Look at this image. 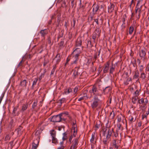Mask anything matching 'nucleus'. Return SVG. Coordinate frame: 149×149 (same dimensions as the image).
Segmentation results:
<instances>
[{"instance_id": "obj_52", "label": "nucleus", "mask_w": 149, "mask_h": 149, "mask_svg": "<svg viewBox=\"0 0 149 149\" xmlns=\"http://www.w3.org/2000/svg\"><path fill=\"white\" fill-rule=\"evenodd\" d=\"M86 97V98H88V97H87V96L86 95V96H84L82 97H81L79 98L78 100V101H80L81 100H84L85 99H86V98H85Z\"/></svg>"}, {"instance_id": "obj_33", "label": "nucleus", "mask_w": 149, "mask_h": 149, "mask_svg": "<svg viewBox=\"0 0 149 149\" xmlns=\"http://www.w3.org/2000/svg\"><path fill=\"white\" fill-rule=\"evenodd\" d=\"M100 127V122H97L96 123V125L95 126L94 128L95 130H97L98 129H99Z\"/></svg>"}, {"instance_id": "obj_60", "label": "nucleus", "mask_w": 149, "mask_h": 149, "mask_svg": "<svg viewBox=\"0 0 149 149\" xmlns=\"http://www.w3.org/2000/svg\"><path fill=\"white\" fill-rule=\"evenodd\" d=\"M144 102V100L142 98L138 101V103L139 104H142Z\"/></svg>"}, {"instance_id": "obj_19", "label": "nucleus", "mask_w": 149, "mask_h": 149, "mask_svg": "<svg viewBox=\"0 0 149 149\" xmlns=\"http://www.w3.org/2000/svg\"><path fill=\"white\" fill-rule=\"evenodd\" d=\"M111 89L110 86H107L103 89V92L104 94L108 93L111 90Z\"/></svg>"}, {"instance_id": "obj_40", "label": "nucleus", "mask_w": 149, "mask_h": 149, "mask_svg": "<svg viewBox=\"0 0 149 149\" xmlns=\"http://www.w3.org/2000/svg\"><path fill=\"white\" fill-rule=\"evenodd\" d=\"M120 132V131H119L117 130H116L115 132L113 131V134L114 136L115 137H117L118 136L119 133Z\"/></svg>"}, {"instance_id": "obj_16", "label": "nucleus", "mask_w": 149, "mask_h": 149, "mask_svg": "<svg viewBox=\"0 0 149 149\" xmlns=\"http://www.w3.org/2000/svg\"><path fill=\"white\" fill-rule=\"evenodd\" d=\"M40 33L41 36L44 37L48 33V31L47 29L42 30L40 31Z\"/></svg>"}, {"instance_id": "obj_11", "label": "nucleus", "mask_w": 149, "mask_h": 149, "mask_svg": "<svg viewBox=\"0 0 149 149\" xmlns=\"http://www.w3.org/2000/svg\"><path fill=\"white\" fill-rule=\"evenodd\" d=\"M82 40L81 37H78L76 42V47L81 46L82 45Z\"/></svg>"}, {"instance_id": "obj_58", "label": "nucleus", "mask_w": 149, "mask_h": 149, "mask_svg": "<svg viewBox=\"0 0 149 149\" xmlns=\"http://www.w3.org/2000/svg\"><path fill=\"white\" fill-rule=\"evenodd\" d=\"M78 90V87L77 86H76L74 89V94H76Z\"/></svg>"}, {"instance_id": "obj_2", "label": "nucleus", "mask_w": 149, "mask_h": 149, "mask_svg": "<svg viewBox=\"0 0 149 149\" xmlns=\"http://www.w3.org/2000/svg\"><path fill=\"white\" fill-rule=\"evenodd\" d=\"M89 93L91 94H93L94 96L97 95V97L98 96L100 97L102 96L101 94L99 93L97 85L95 84L92 86L91 89L89 91Z\"/></svg>"}, {"instance_id": "obj_64", "label": "nucleus", "mask_w": 149, "mask_h": 149, "mask_svg": "<svg viewBox=\"0 0 149 149\" xmlns=\"http://www.w3.org/2000/svg\"><path fill=\"white\" fill-rule=\"evenodd\" d=\"M45 75L44 73L41 74V75L39 77V79L40 81L42 77H43Z\"/></svg>"}, {"instance_id": "obj_55", "label": "nucleus", "mask_w": 149, "mask_h": 149, "mask_svg": "<svg viewBox=\"0 0 149 149\" xmlns=\"http://www.w3.org/2000/svg\"><path fill=\"white\" fill-rule=\"evenodd\" d=\"M93 19V17L90 14L88 16V20L89 22L91 21Z\"/></svg>"}, {"instance_id": "obj_12", "label": "nucleus", "mask_w": 149, "mask_h": 149, "mask_svg": "<svg viewBox=\"0 0 149 149\" xmlns=\"http://www.w3.org/2000/svg\"><path fill=\"white\" fill-rule=\"evenodd\" d=\"M110 6L108 7V12L109 13H112L114 8L115 6L113 4L110 3Z\"/></svg>"}, {"instance_id": "obj_61", "label": "nucleus", "mask_w": 149, "mask_h": 149, "mask_svg": "<svg viewBox=\"0 0 149 149\" xmlns=\"http://www.w3.org/2000/svg\"><path fill=\"white\" fill-rule=\"evenodd\" d=\"M14 122V121L13 119H12L10 121L9 123V126L10 127H11L12 126Z\"/></svg>"}, {"instance_id": "obj_6", "label": "nucleus", "mask_w": 149, "mask_h": 149, "mask_svg": "<svg viewBox=\"0 0 149 149\" xmlns=\"http://www.w3.org/2000/svg\"><path fill=\"white\" fill-rule=\"evenodd\" d=\"M59 115L61 116L62 121H65L67 119L66 117L67 116L70 118H71L68 115V111L63 112L59 114Z\"/></svg>"}, {"instance_id": "obj_46", "label": "nucleus", "mask_w": 149, "mask_h": 149, "mask_svg": "<svg viewBox=\"0 0 149 149\" xmlns=\"http://www.w3.org/2000/svg\"><path fill=\"white\" fill-rule=\"evenodd\" d=\"M64 44V41L63 40H62L60 42V43L58 44L59 45V47L60 48H62V47H63L64 46H63Z\"/></svg>"}, {"instance_id": "obj_15", "label": "nucleus", "mask_w": 149, "mask_h": 149, "mask_svg": "<svg viewBox=\"0 0 149 149\" xmlns=\"http://www.w3.org/2000/svg\"><path fill=\"white\" fill-rule=\"evenodd\" d=\"M27 83V81L26 80L24 79L21 81L19 85L21 87L26 88L27 86L26 84Z\"/></svg>"}, {"instance_id": "obj_53", "label": "nucleus", "mask_w": 149, "mask_h": 149, "mask_svg": "<svg viewBox=\"0 0 149 149\" xmlns=\"http://www.w3.org/2000/svg\"><path fill=\"white\" fill-rule=\"evenodd\" d=\"M140 89L139 91L137 90L134 92V94L135 96L138 97V96L139 95V91H140Z\"/></svg>"}, {"instance_id": "obj_5", "label": "nucleus", "mask_w": 149, "mask_h": 149, "mask_svg": "<svg viewBox=\"0 0 149 149\" xmlns=\"http://www.w3.org/2000/svg\"><path fill=\"white\" fill-rule=\"evenodd\" d=\"M139 56L141 59L143 58L144 60L146 59V49L145 48L142 49L139 51Z\"/></svg>"}, {"instance_id": "obj_42", "label": "nucleus", "mask_w": 149, "mask_h": 149, "mask_svg": "<svg viewBox=\"0 0 149 149\" xmlns=\"http://www.w3.org/2000/svg\"><path fill=\"white\" fill-rule=\"evenodd\" d=\"M63 136L62 138V139L63 141L66 140L67 139V133L65 132L63 133Z\"/></svg>"}, {"instance_id": "obj_31", "label": "nucleus", "mask_w": 149, "mask_h": 149, "mask_svg": "<svg viewBox=\"0 0 149 149\" xmlns=\"http://www.w3.org/2000/svg\"><path fill=\"white\" fill-rule=\"evenodd\" d=\"M107 130V129H103L102 130V136L104 137H105V136L106 137V135L107 134V133L106 132V131Z\"/></svg>"}, {"instance_id": "obj_10", "label": "nucleus", "mask_w": 149, "mask_h": 149, "mask_svg": "<svg viewBox=\"0 0 149 149\" xmlns=\"http://www.w3.org/2000/svg\"><path fill=\"white\" fill-rule=\"evenodd\" d=\"M110 139V138L107 136L103 139V142L104 145V146H108L109 142V139Z\"/></svg>"}, {"instance_id": "obj_34", "label": "nucleus", "mask_w": 149, "mask_h": 149, "mask_svg": "<svg viewBox=\"0 0 149 149\" xmlns=\"http://www.w3.org/2000/svg\"><path fill=\"white\" fill-rule=\"evenodd\" d=\"M95 132H93L92 134L91 138L90 139V142L91 143H93L94 140L95 139Z\"/></svg>"}, {"instance_id": "obj_23", "label": "nucleus", "mask_w": 149, "mask_h": 149, "mask_svg": "<svg viewBox=\"0 0 149 149\" xmlns=\"http://www.w3.org/2000/svg\"><path fill=\"white\" fill-rule=\"evenodd\" d=\"M123 130V127L121 125L120 123H118L117 124V130L119 131H121Z\"/></svg>"}, {"instance_id": "obj_35", "label": "nucleus", "mask_w": 149, "mask_h": 149, "mask_svg": "<svg viewBox=\"0 0 149 149\" xmlns=\"http://www.w3.org/2000/svg\"><path fill=\"white\" fill-rule=\"evenodd\" d=\"M18 107V106H17V107H13V111L12 114L15 116L16 115V112L17 111Z\"/></svg>"}, {"instance_id": "obj_26", "label": "nucleus", "mask_w": 149, "mask_h": 149, "mask_svg": "<svg viewBox=\"0 0 149 149\" xmlns=\"http://www.w3.org/2000/svg\"><path fill=\"white\" fill-rule=\"evenodd\" d=\"M146 74L144 72H143L140 74V78L142 79V80H144L146 78Z\"/></svg>"}, {"instance_id": "obj_3", "label": "nucleus", "mask_w": 149, "mask_h": 149, "mask_svg": "<svg viewBox=\"0 0 149 149\" xmlns=\"http://www.w3.org/2000/svg\"><path fill=\"white\" fill-rule=\"evenodd\" d=\"M79 137L74 139L71 142L72 145L71 146L70 149H76L77 147V146L78 144V140Z\"/></svg>"}, {"instance_id": "obj_62", "label": "nucleus", "mask_w": 149, "mask_h": 149, "mask_svg": "<svg viewBox=\"0 0 149 149\" xmlns=\"http://www.w3.org/2000/svg\"><path fill=\"white\" fill-rule=\"evenodd\" d=\"M72 127H77V125L76 124V121L75 122H72Z\"/></svg>"}, {"instance_id": "obj_9", "label": "nucleus", "mask_w": 149, "mask_h": 149, "mask_svg": "<svg viewBox=\"0 0 149 149\" xmlns=\"http://www.w3.org/2000/svg\"><path fill=\"white\" fill-rule=\"evenodd\" d=\"M104 67L103 70V73H107L108 72V71L109 69L110 63L109 62H107L106 64L104 65Z\"/></svg>"}, {"instance_id": "obj_49", "label": "nucleus", "mask_w": 149, "mask_h": 149, "mask_svg": "<svg viewBox=\"0 0 149 149\" xmlns=\"http://www.w3.org/2000/svg\"><path fill=\"white\" fill-rule=\"evenodd\" d=\"M114 112L113 111H112L110 113V117L111 118V119H113L114 118Z\"/></svg>"}, {"instance_id": "obj_4", "label": "nucleus", "mask_w": 149, "mask_h": 149, "mask_svg": "<svg viewBox=\"0 0 149 149\" xmlns=\"http://www.w3.org/2000/svg\"><path fill=\"white\" fill-rule=\"evenodd\" d=\"M51 121L53 122H59L62 120L61 116L59 114L53 116Z\"/></svg>"}, {"instance_id": "obj_47", "label": "nucleus", "mask_w": 149, "mask_h": 149, "mask_svg": "<svg viewBox=\"0 0 149 149\" xmlns=\"http://www.w3.org/2000/svg\"><path fill=\"white\" fill-rule=\"evenodd\" d=\"M138 98V97L135 96L132 97V101L133 104H135L137 100V99Z\"/></svg>"}, {"instance_id": "obj_48", "label": "nucleus", "mask_w": 149, "mask_h": 149, "mask_svg": "<svg viewBox=\"0 0 149 149\" xmlns=\"http://www.w3.org/2000/svg\"><path fill=\"white\" fill-rule=\"evenodd\" d=\"M66 101V99L64 98H62L59 100L60 103L61 104L64 103H65Z\"/></svg>"}, {"instance_id": "obj_7", "label": "nucleus", "mask_w": 149, "mask_h": 149, "mask_svg": "<svg viewBox=\"0 0 149 149\" xmlns=\"http://www.w3.org/2000/svg\"><path fill=\"white\" fill-rule=\"evenodd\" d=\"M113 128L109 127L108 129H107V133L106 136L110 138L113 133Z\"/></svg>"}, {"instance_id": "obj_36", "label": "nucleus", "mask_w": 149, "mask_h": 149, "mask_svg": "<svg viewBox=\"0 0 149 149\" xmlns=\"http://www.w3.org/2000/svg\"><path fill=\"white\" fill-rule=\"evenodd\" d=\"M38 80V78H36L33 81L31 86V88L32 89H33L34 86L36 85Z\"/></svg>"}, {"instance_id": "obj_22", "label": "nucleus", "mask_w": 149, "mask_h": 149, "mask_svg": "<svg viewBox=\"0 0 149 149\" xmlns=\"http://www.w3.org/2000/svg\"><path fill=\"white\" fill-rule=\"evenodd\" d=\"M139 75V71L138 70H136L134 72V74L133 76V78L136 79H137Z\"/></svg>"}, {"instance_id": "obj_28", "label": "nucleus", "mask_w": 149, "mask_h": 149, "mask_svg": "<svg viewBox=\"0 0 149 149\" xmlns=\"http://www.w3.org/2000/svg\"><path fill=\"white\" fill-rule=\"evenodd\" d=\"M38 103V101L37 100H35L33 102L32 107V109L33 110H34L36 107L37 106Z\"/></svg>"}, {"instance_id": "obj_13", "label": "nucleus", "mask_w": 149, "mask_h": 149, "mask_svg": "<svg viewBox=\"0 0 149 149\" xmlns=\"http://www.w3.org/2000/svg\"><path fill=\"white\" fill-rule=\"evenodd\" d=\"M60 54H58L55 56V58L53 60H56V64H58V63L60 62L61 58L60 57Z\"/></svg>"}, {"instance_id": "obj_17", "label": "nucleus", "mask_w": 149, "mask_h": 149, "mask_svg": "<svg viewBox=\"0 0 149 149\" xmlns=\"http://www.w3.org/2000/svg\"><path fill=\"white\" fill-rule=\"evenodd\" d=\"M28 104L26 103L25 104H22V108L20 110L21 111L23 112L25 111L28 108Z\"/></svg>"}, {"instance_id": "obj_20", "label": "nucleus", "mask_w": 149, "mask_h": 149, "mask_svg": "<svg viewBox=\"0 0 149 149\" xmlns=\"http://www.w3.org/2000/svg\"><path fill=\"white\" fill-rule=\"evenodd\" d=\"M72 89L70 88H67L64 90V94L65 95H67L71 92H72Z\"/></svg>"}, {"instance_id": "obj_37", "label": "nucleus", "mask_w": 149, "mask_h": 149, "mask_svg": "<svg viewBox=\"0 0 149 149\" xmlns=\"http://www.w3.org/2000/svg\"><path fill=\"white\" fill-rule=\"evenodd\" d=\"M118 117V121L119 122H120L122 120V118H123V119L124 118L123 116L121 114L119 115H118L117 116Z\"/></svg>"}, {"instance_id": "obj_1", "label": "nucleus", "mask_w": 149, "mask_h": 149, "mask_svg": "<svg viewBox=\"0 0 149 149\" xmlns=\"http://www.w3.org/2000/svg\"><path fill=\"white\" fill-rule=\"evenodd\" d=\"M91 106L93 109H95L99 105L100 102V100L97 95L94 96L93 98L91 101Z\"/></svg>"}, {"instance_id": "obj_27", "label": "nucleus", "mask_w": 149, "mask_h": 149, "mask_svg": "<svg viewBox=\"0 0 149 149\" xmlns=\"http://www.w3.org/2000/svg\"><path fill=\"white\" fill-rule=\"evenodd\" d=\"M112 144H113V146H114L115 148L116 149L118 148L119 146L117 145L116 140V139H114L113 140Z\"/></svg>"}, {"instance_id": "obj_50", "label": "nucleus", "mask_w": 149, "mask_h": 149, "mask_svg": "<svg viewBox=\"0 0 149 149\" xmlns=\"http://www.w3.org/2000/svg\"><path fill=\"white\" fill-rule=\"evenodd\" d=\"M123 77L125 78H128L129 76L128 72H125L123 74Z\"/></svg>"}, {"instance_id": "obj_21", "label": "nucleus", "mask_w": 149, "mask_h": 149, "mask_svg": "<svg viewBox=\"0 0 149 149\" xmlns=\"http://www.w3.org/2000/svg\"><path fill=\"white\" fill-rule=\"evenodd\" d=\"M79 54L78 55H79L81 53V51L80 49L79 48H76L72 53L71 55L73 54Z\"/></svg>"}, {"instance_id": "obj_41", "label": "nucleus", "mask_w": 149, "mask_h": 149, "mask_svg": "<svg viewBox=\"0 0 149 149\" xmlns=\"http://www.w3.org/2000/svg\"><path fill=\"white\" fill-rule=\"evenodd\" d=\"M93 46V45L92 44L91 42V40H89L88 41V43L87 45V47H90L91 48Z\"/></svg>"}, {"instance_id": "obj_30", "label": "nucleus", "mask_w": 149, "mask_h": 149, "mask_svg": "<svg viewBox=\"0 0 149 149\" xmlns=\"http://www.w3.org/2000/svg\"><path fill=\"white\" fill-rule=\"evenodd\" d=\"M93 33L96 34V35H97L98 37H99L100 33V29L98 28H96Z\"/></svg>"}, {"instance_id": "obj_44", "label": "nucleus", "mask_w": 149, "mask_h": 149, "mask_svg": "<svg viewBox=\"0 0 149 149\" xmlns=\"http://www.w3.org/2000/svg\"><path fill=\"white\" fill-rule=\"evenodd\" d=\"M139 1H138V3H137L136 6V8H138V11H140V12H141V10L142 9L141 8L142 7V6H140V7H139Z\"/></svg>"}, {"instance_id": "obj_29", "label": "nucleus", "mask_w": 149, "mask_h": 149, "mask_svg": "<svg viewBox=\"0 0 149 149\" xmlns=\"http://www.w3.org/2000/svg\"><path fill=\"white\" fill-rule=\"evenodd\" d=\"M149 114V111H147L146 112V113L144 114H143L142 115V120H143L144 118H146V119H147V116Z\"/></svg>"}, {"instance_id": "obj_63", "label": "nucleus", "mask_w": 149, "mask_h": 149, "mask_svg": "<svg viewBox=\"0 0 149 149\" xmlns=\"http://www.w3.org/2000/svg\"><path fill=\"white\" fill-rule=\"evenodd\" d=\"M73 135L72 134L69 137V141L70 142V143H71L72 142V140L73 137Z\"/></svg>"}, {"instance_id": "obj_38", "label": "nucleus", "mask_w": 149, "mask_h": 149, "mask_svg": "<svg viewBox=\"0 0 149 149\" xmlns=\"http://www.w3.org/2000/svg\"><path fill=\"white\" fill-rule=\"evenodd\" d=\"M10 135L9 134H7L5 136L4 140L5 141L8 142L10 140Z\"/></svg>"}, {"instance_id": "obj_51", "label": "nucleus", "mask_w": 149, "mask_h": 149, "mask_svg": "<svg viewBox=\"0 0 149 149\" xmlns=\"http://www.w3.org/2000/svg\"><path fill=\"white\" fill-rule=\"evenodd\" d=\"M49 62L48 59H45L44 60V62L43 63V66H45Z\"/></svg>"}, {"instance_id": "obj_45", "label": "nucleus", "mask_w": 149, "mask_h": 149, "mask_svg": "<svg viewBox=\"0 0 149 149\" xmlns=\"http://www.w3.org/2000/svg\"><path fill=\"white\" fill-rule=\"evenodd\" d=\"M52 143H58V140L56 137L52 138Z\"/></svg>"}, {"instance_id": "obj_24", "label": "nucleus", "mask_w": 149, "mask_h": 149, "mask_svg": "<svg viewBox=\"0 0 149 149\" xmlns=\"http://www.w3.org/2000/svg\"><path fill=\"white\" fill-rule=\"evenodd\" d=\"M78 75V72L77 71H76V70H73V73L72 75V76L73 77V79H75Z\"/></svg>"}, {"instance_id": "obj_39", "label": "nucleus", "mask_w": 149, "mask_h": 149, "mask_svg": "<svg viewBox=\"0 0 149 149\" xmlns=\"http://www.w3.org/2000/svg\"><path fill=\"white\" fill-rule=\"evenodd\" d=\"M134 29L133 26H130L129 28V33L130 34H132L134 31Z\"/></svg>"}, {"instance_id": "obj_59", "label": "nucleus", "mask_w": 149, "mask_h": 149, "mask_svg": "<svg viewBox=\"0 0 149 149\" xmlns=\"http://www.w3.org/2000/svg\"><path fill=\"white\" fill-rule=\"evenodd\" d=\"M24 58V56H23L21 61L17 65V67H19L20 66H22V63L23 61V58Z\"/></svg>"}, {"instance_id": "obj_8", "label": "nucleus", "mask_w": 149, "mask_h": 149, "mask_svg": "<svg viewBox=\"0 0 149 149\" xmlns=\"http://www.w3.org/2000/svg\"><path fill=\"white\" fill-rule=\"evenodd\" d=\"M92 7H93V12L94 15L96 14L98 10L100 11L99 6L98 5L94 4Z\"/></svg>"}, {"instance_id": "obj_32", "label": "nucleus", "mask_w": 149, "mask_h": 149, "mask_svg": "<svg viewBox=\"0 0 149 149\" xmlns=\"http://www.w3.org/2000/svg\"><path fill=\"white\" fill-rule=\"evenodd\" d=\"M22 127L21 126H19L17 129L18 134H21L22 133Z\"/></svg>"}, {"instance_id": "obj_56", "label": "nucleus", "mask_w": 149, "mask_h": 149, "mask_svg": "<svg viewBox=\"0 0 149 149\" xmlns=\"http://www.w3.org/2000/svg\"><path fill=\"white\" fill-rule=\"evenodd\" d=\"M132 63L133 65V67H136V68L137 67V65L136 62V60L135 59H134V62H132Z\"/></svg>"}, {"instance_id": "obj_25", "label": "nucleus", "mask_w": 149, "mask_h": 149, "mask_svg": "<svg viewBox=\"0 0 149 149\" xmlns=\"http://www.w3.org/2000/svg\"><path fill=\"white\" fill-rule=\"evenodd\" d=\"M50 134L52 138L56 137V132L54 130H51L50 132Z\"/></svg>"}, {"instance_id": "obj_18", "label": "nucleus", "mask_w": 149, "mask_h": 149, "mask_svg": "<svg viewBox=\"0 0 149 149\" xmlns=\"http://www.w3.org/2000/svg\"><path fill=\"white\" fill-rule=\"evenodd\" d=\"M110 67L109 73L110 74H113L115 70V65H114L113 63H112Z\"/></svg>"}, {"instance_id": "obj_14", "label": "nucleus", "mask_w": 149, "mask_h": 149, "mask_svg": "<svg viewBox=\"0 0 149 149\" xmlns=\"http://www.w3.org/2000/svg\"><path fill=\"white\" fill-rule=\"evenodd\" d=\"M71 132L73 133L72 135L74 137H75L77 135V127H72Z\"/></svg>"}, {"instance_id": "obj_57", "label": "nucleus", "mask_w": 149, "mask_h": 149, "mask_svg": "<svg viewBox=\"0 0 149 149\" xmlns=\"http://www.w3.org/2000/svg\"><path fill=\"white\" fill-rule=\"evenodd\" d=\"M97 36V35H96V34L93 33L92 35V39L93 40V42H95V39H96Z\"/></svg>"}, {"instance_id": "obj_43", "label": "nucleus", "mask_w": 149, "mask_h": 149, "mask_svg": "<svg viewBox=\"0 0 149 149\" xmlns=\"http://www.w3.org/2000/svg\"><path fill=\"white\" fill-rule=\"evenodd\" d=\"M38 146V144H37L35 143V141H34L32 143V149H36Z\"/></svg>"}, {"instance_id": "obj_54", "label": "nucleus", "mask_w": 149, "mask_h": 149, "mask_svg": "<svg viewBox=\"0 0 149 149\" xmlns=\"http://www.w3.org/2000/svg\"><path fill=\"white\" fill-rule=\"evenodd\" d=\"M78 54H79L77 53V54H74V56H73V57L74 58V60H78V58H79V55H78Z\"/></svg>"}]
</instances>
